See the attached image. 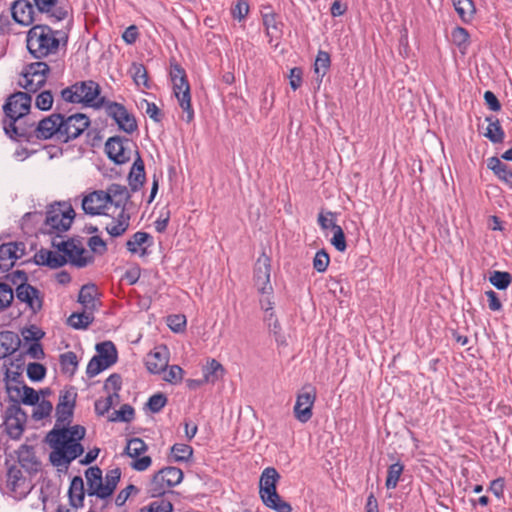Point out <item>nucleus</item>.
<instances>
[{
  "label": "nucleus",
  "mask_w": 512,
  "mask_h": 512,
  "mask_svg": "<svg viewBox=\"0 0 512 512\" xmlns=\"http://www.w3.org/2000/svg\"><path fill=\"white\" fill-rule=\"evenodd\" d=\"M90 125V119L83 113L65 115L53 113L41 121L35 129V136L38 139H51L68 143L78 138Z\"/></svg>",
  "instance_id": "f257e3e1"
},
{
  "label": "nucleus",
  "mask_w": 512,
  "mask_h": 512,
  "mask_svg": "<svg viewBox=\"0 0 512 512\" xmlns=\"http://www.w3.org/2000/svg\"><path fill=\"white\" fill-rule=\"evenodd\" d=\"M30 93L16 92L12 94L3 106L5 116L8 118L4 120L5 133L12 139L19 140L27 136L25 128L21 127L22 118L28 114L31 107Z\"/></svg>",
  "instance_id": "f03ea898"
},
{
  "label": "nucleus",
  "mask_w": 512,
  "mask_h": 512,
  "mask_svg": "<svg viewBox=\"0 0 512 512\" xmlns=\"http://www.w3.org/2000/svg\"><path fill=\"white\" fill-rule=\"evenodd\" d=\"M60 35L59 30H53L46 24L34 25L27 33V49L37 59L55 55L60 47Z\"/></svg>",
  "instance_id": "7ed1b4c3"
},
{
  "label": "nucleus",
  "mask_w": 512,
  "mask_h": 512,
  "mask_svg": "<svg viewBox=\"0 0 512 512\" xmlns=\"http://www.w3.org/2000/svg\"><path fill=\"white\" fill-rule=\"evenodd\" d=\"M280 474L274 467L263 470L259 480V494L263 504L276 512H292V506L277 492Z\"/></svg>",
  "instance_id": "20e7f679"
},
{
  "label": "nucleus",
  "mask_w": 512,
  "mask_h": 512,
  "mask_svg": "<svg viewBox=\"0 0 512 512\" xmlns=\"http://www.w3.org/2000/svg\"><path fill=\"white\" fill-rule=\"evenodd\" d=\"M75 217V211L68 202L50 204L46 210V218L42 227L44 233L61 237L68 231Z\"/></svg>",
  "instance_id": "39448f33"
},
{
  "label": "nucleus",
  "mask_w": 512,
  "mask_h": 512,
  "mask_svg": "<svg viewBox=\"0 0 512 512\" xmlns=\"http://www.w3.org/2000/svg\"><path fill=\"white\" fill-rule=\"evenodd\" d=\"M99 95L100 86L92 80L76 82L61 91V97L64 101L81 103L94 108H101L105 104V98Z\"/></svg>",
  "instance_id": "423d86ee"
},
{
  "label": "nucleus",
  "mask_w": 512,
  "mask_h": 512,
  "mask_svg": "<svg viewBox=\"0 0 512 512\" xmlns=\"http://www.w3.org/2000/svg\"><path fill=\"white\" fill-rule=\"evenodd\" d=\"M170 77L174 95L178 100L179 106L186 113V122L189 123L194 118V111L191 105L190 85L186 72L178 63H172Z\"/></svg>",
  "instance_id": "0eeeda50"
},
{
  "label": "nucleus",
  "mask_w": 512,
  "mask_h": 512,
  "mask_svg": "<svg viewBox=\"0 0 512 512\" xmlns=\"http://www.w3.org/2000/svg\"><path fill=\"white\" fill-rule=\"evenodd\" d=\"M183 480V472L180 468L167 466L156 472L147 485V494L158 498L163 496L172 487Z\"/></svg>",
  "instance_id": "6e6552de"
},
{
  "label": "nucleus",
  "mask_w": 512,
  "mask_h": 512,
  "mask_svg": "<svg viewBox=\"0 0 512 512\" xmlns=\"http://www.w3.org/2000/svg\"><path fill=\"white\" fill-rule=\"evenodd\" d=\"M52 246L64 253L67 262L75 267L83 268L94 261L93 255L85 249L81 239L78 237H72L66 241L54 239Z\"/></svg>",
  "instance_id": "1a4fd4ad"
},
{
  "label": "nucleus",
  "mask_w": 512,
  "mask_h": 512,
  "mask_svg": "<svg viewBox=\"0 0 512 512\" xmlns=\"http://www.w3.org/2000/svg\"><path fill=\"white\" fill-rule=\"evenodd\" d=\"M49 72L50 67L47 63L41 61L31 63L26 67L19 85L28 93H35L46 83Z\"/></svg>",
  "instance_id": "9d476101"
},
{
  "label": "nucleus",
  "mask_w": 512,
  "mask_h": 512,
  "mask_svg": "<svg viewBox=\"0 0 512 512\" xmlns=\"http://www.w3.org/2000/svg\"><path fill=\"white\" fill-rule=\"evenodd\" d=\"M53 451L49 455V460L54 466L67 467L73 460L84 453V447L80 442H64L56 445L53 441H47Z\"/></svg>",
  "instance_id": "9b49d317"
},
{
  "label": "nucleus",
  "mask_w": 512,
  "mask_h": 512,
  "mask_svg": "<svg viewBox=\"0 0 512 512\" xmlns=\"http://www.w3.org/2000/svg\"><path fill=\"white\" fill-rule=\"evenodd\" d=\"M316 400V390L311 385L304 386L301 392L297 395L294 405V416L301 422H308L313 415L312 409Z\"/></svg>",
  "instance_id": "f8f14e48"
},
{
  "label": "nucleus",
  "mask_w": 512,
  "mask_h": 512,
  "mask_svg": "<svg viewBox=\"0 0 512 512\" xmlns=\"http://www.w3.org/2000/svg\"><path fill=\"white\" fill-rule=\"evenodd\" d=\"M106 113L118 125L119 129L132 134L138 128L135 117L120 103L108 102L106 104Z\"/></svg>",
  "instance_id": "ddd939ff"
},
{
  "label": "nucleus",
  "mask_w": 512,
  "mask_h": 512,
  "mask_svg": "<svg viewBox=\"0 0 512 512\" xmlns=\"http://www.w3.org/2000/svg\"><path fill=\"white\" fill-rule=\"evenodd\" d=\"M130 142L120 136L110 137L105 143V152L116 164H125L131 159Z\"/></svg>",
  "instance_id": "4468645a"
},
{
  "label": "nucleus",
  "mask_w": 512,
  "mask_h": 512,
  "mask_svg": "<svg viewBox=\"0 0 512 512\" xmlns=\"http://www.w3.org/2000/svg\"><path fill=\"white\" fill-rule=\"evenodd\" d=\"M86 429L82 425H74L69 428L54 427L46 437L47 441H53L56 445L64 442H80L85 437Z\"/></svg>",
  "instance_id": "2eb2a0df"
},
{
  "label": "nucleus",
  "mask_w": 512,
  "mask_h": 512,
  "mask_svg": "<svg viewBox=\"0 0 512 512\" xmlns=\"http://www.w3.org/2000/svg\"><path fill=\"white\" fill-rule=\"evenodd\" d=\"M25 254V244L23 242H9L0 246V271L9 270L17 259Z\"/></svg>",
  "instance_id": "dca6fc26"
},
{
  "label": "nucleus",
  "mask_w": 512,
  "mask_h": 512,
  "mask_svg": "<svg viewBox=\"0 0 512 512\" xmlns=\"http://www.w3.org/2000/svg\"><path fill=\"white\" fill-rule=\"evenodd\" d=\"M169 351L165 345L155 347L146 357L145 365L150 373L160 374L168 367Z\"/></svg>",
  "instance_id": "f3484780"
},
{
  "label": "nucleus",
  "mask_w": 512,
  "mask_h": 512,
  "mask_svg": "<svg viewBox=\"0 0 512 512\" xmlns=\"http://www.w3.org/2000/svg\"><path fill=\"white\" fill-rule=\"evenodd\" d=\"M108 196L104 190H96L86 195L82 200V208L86 214L100 215L108 206Z\"/></svg>",
  "instance_id": "a211bd4d"
},
{
  "label": "nucleus",
  "mask_w": 512,
  "mask_h": 512,
  "mask_svg": "<svg viewBox=\"0 0 512 512\" xmlns=\"http://www.w3.org/2000/svg\"><path fill=\"white\" fill-rule=\"evenodd\" d=\"M13 20L22 25L30 26L36 21L34 6L28 0H16L11 5Z\"/></svg>",
  "instance_id": "6ab92c4d"
},
{
  "label": "nucleus",
  "mask_w": 512,
  "mask_h": 512,
  "mask_svg": "<svg viewBox=\"0 0 512 512\" xmlns=\"http://www.w3.org/2000/svg\"><path fill=\"white\" fill-rule=\"evenodd\" d=\"M34 4L41 14H46L51 22L57 23L64 20L68 11L65 7L58 6V0H33Z\"/></svg>",
  "instance_id": "aec40b11"
},
{
  "label": "nucleus",
  "mask_w": 512,
  "mask_h": 512,
  "mask_svg": "<svg viewBox=\"0 0 512 512\" xmlns=\"http://www.w3.org/2000/svg\"><path fill=\"white\" fill-rule=\"evenodd\" d=\"M17 458L21 468L29 474H36L40 471L41 462L37 459L32 446L21 445L17 451Z\"/></svg>",
  "instance_id": "412c9836"
},
{
  "label": "nucleus",
  "mask_w": 512,
  "mask_h": 512,
  "mask_svg": "<svg viewBox=\"0 0 512 512\" xmlns=\"http://www.w3.org/2000/svg\"><path fill=\"white\" fill-rule=\"evenodd\" d=\"M102 470L98 466H92L86 469L85 478L87 481V494L104 499Z\"/></svg>",
  "instance_id": "4be33fe9"
},
{
  "label": "nucleus",
  "mask_w": 512,
  "mask_h": 512,
  "mask_svg": "<svg viewBox=\"0 0 512 512\" xmlns=\"http://www.w3.org/2000/svg\"><path fill=\"white\" fill-rule=\"evenodd\" d=\"M106 196H108V203L116 208L126 212L127 202L131 195L126 186L112 183L106 189Z\"/></svg>",
  "instance_id": "5701e85b"
},
{
  "label": "nucleus",
  "mask_w": 512,
  "mask_h": 512,
  "mask_svg": "<svg viewBox=\"0 0 512 512\" xmlns=\"http://www.w3.org/2000/svg\"><path fill=\"white\" fill-rule=\"evenodd\" d=\"M35 263L37 265L48 266L50 268L56 269L67 263V258L64 256V253L57 251H50L41 249L34 256Z\"/></svg>",
  "instance_id": "b1692460"
},
{
  "label": "nucleus",
  "mask_w": 512,
  "mask_h": 512,
  "mask_svg": "<svg viewBox=\"0 0 512 512\" xmlns=\"http://www.w3.org/2000/svg\"><path fill=\"white\" fill-rule=\"evenodd\" d=\"M21 345V340L16 332L5 330L0 332V359H4L15 353Z\"/></svg>",
  "instance_id": "393cba45"
},
{
  "label": "nucleus",
  "mask_w": 512,
  "mask_h": 512,
  "mask_svg": "<svg viewBox=\"0 0 512 512\" xmlns=\"http://www.w3.org/2000/svg\"><path fill=\"white\" fill-rule=\"evenodd\" d=\"M270 258L262 254L255 264L254 281L258 288H265L270 284Z\"/></svg>",
  "instance_id": "a878e982"
},
{
  "label": "nucleus",
  "mask_w": 512,
  "mask_h": 512,
  "mask_svg": "<svg viewBox=\"0 0 512 512\" xmlns=\"http://www.w3.org/2000/svg\"><path fill=\"white\" fill-rule=\"evenodd\" d=\"M69 503L72 508L82 507L85 498L84 481L81 476H74L68 489Z\"/></svg>",
  "instance_id": "bb28decb"
},
{
  "label": "nucleus",
  "mask_w": 512,
  "mask_h": 512,
  "mask_svg": "<svg viewBox=\"0 0 512 512\" xmlns=\"http://www.w3.org/2000/svg\"><path fill=\"white\" fill-rule=\"evenodd\" d=\"M14 292L17 299L25 303L34 314L42 309L43 296L40 295V290H14Z\"/></svg>",
  "instance_id": "cd10ccee"
},
{
  "label": "nucleus",
  "mask_w": 512,
  "mask_h": 512,
  "mask_svg": "<svg viewBox=\"0 0 512 512\" xmlns=\"http://www.w3.org/2000/svg\"><path fill=\"white\" fill-rule=\"evenodd\" d=\"M14 292L17 299L25 303L34 314L42 309L43 296L40 295V290H14Z\"/></svg>",
  "instance_id": "c85d7f7f"
},
{
  "label": "nucleus",
  "mask_w": 512,
  "mask_h": 512,
  "mask_svg": "<svg viewBox=\"0 0 512 512\" xmlns=\"http://www.w3.org/2000/svg\"><path fill=\"white\" fill-rule=\"evenodd\" d=\"M96 352L95 355L100 361H102L105 366H112L118 360V353L115 344L112 341H104L96 344Z\"/></svg>",
  "instance_id": "c756f323"
},
{
  "label": "nucleus",
  "mask_w": 512,
  "mask_h": 512,
  "mask_svg": "<svg viewBox=\"0 0 512 512\" xmlns=\"http://www.w3.org/2000/svg\"><path fill=\"white\" fill-rule=\"evenodd\" d=\"M137 155V159L134 161L128 175V182L132 191H137L145 182L144 162L138 153Z\"/></svg>",
  "instance_id": "7c9ffc66"
},
{
  "label": "nucleus",
  "mask_w": 512,
  "mask_h": 512,
  "mask_svg": "<svg viewBox=\"0 0 512 512\" xmlns=\"http://www.w3.org/2000/svg\"><path fill=\"white\" fill-rule=\"evenodd\" d=\"M130 225V215L123 210L105 227L107 233L112 237H119L123 235Z\"/></svg>",
  "instance_id": "2f4dec72"
},
{
  "label": "nucleus",
  "mask_w": 512,
  "mask_h": 512,
  "mask_svg": "<svg viewBox=\"0 0 512 512\" xmlns=\"http://www.w3.org/2000/svg\"><path fill=\"white\" fill-rule=\"evenodd\" d=\"M487 167L503 182L512 186V170L498 157H490L487 160Z\"/></svg>",
  "instance_id": "473e14b6"
},
{
  "label": "nucleus",
  "mask_w": 512,
  "mask_h": 512,
  "mask_svg": "<svg viewBox=\"0 0 512 512\" xmlns=\"http://www.w3.org/2000/svg\"><path fill=\"white\" fill-rule=\"evenodd\" d=\"M79 290V294L77 297V302L82 305L85 311L94 312L101 305L100 302V294L97 293V290Z\"/></svg>",
  "instance_id": "72a5a7b5"
},
{
  "label": "nucleus",
  "mask_w": 512,
  "mask_h": 512,
  "mask_svg": "<svg viewBox=\"0 0 512 512\" xmlns=\"http://www.w3.org/2000/svg\"><path fill=\"white\" fill-rule=\"evenodd\" d=\"M93 321V313L83 309V312L72 313L67 319V324L74 329L81 330L87 329Z\"/></svg>",
  "instance_id": "f704fd0d"
},
{
  "label": "nucleus",
  "mask_w": 512,
  "mask_h": 512,
  "mask_svg": "<svg viewBox=\"0 0 512 512\" xmlns=\"http://www.w3.org/2000/svg\"><path fill=\"white\" fill-rule=\"evenodd\" d=\"M486 120L489 122L486 132L484 133L492 143H501L504 140V131L500 125L498 119L494 117H487Z\"/></svg>",
  "instance_id": "c9c22d12"
},
{
  "label": "nucleus",
  "mask_w": 512,
  "mask_h": 512,
  "mask_svg": "<svg viewBox=\"0 0 512 512\" xmlns=\"http://www.w3.org/2000/svg\"><path fill=\"white\" fill-rule=\"evenodd\" d=\"M121 478V469L120 468H114L109 470L105 475V484L103 483V489H104V499L110 497L116 487L118 482Z\"/></svg>",
  "instance_id": "e433bc0d"
},
{
  "label": "nucleus",
  "mask_w": 512,
  "mask_h": 512,
  "mask_svg": "<svg viewBox=\"0 0 512 512\" xmlns=\"http://www.w3.org/2000/svg\"><path fill=\"white\" fill-rule=\"evenodd\" d=\"M453 5L462 21L469 22L473 18L475 6L472 0H453Z\"/></svg>",
  "instance_id": "4c0bfd02"
},
{
  "label": "nucleus",
  "mask_w": 512,
  "mask_h": 512,
  "mask_svg": "<svg viewBox=\"0 0 512 512\" xmlns=\"http://www.w3.org/2000/svg\"><path fill=\"white\" fill-rule=\"evenodd\" d=\"M59 363L64 374L74 375L78 367V359L74 352L68 351L60 355Z\"/></svg>",
  "instance_id": "58836bf2"
},
{
  "label": "nucleus",
  "mask_w": 512,
  "mask_h": 512,
  "mask_svg": "<svg viewBox=\"0 0 512 512\" xmlns=\"http://www.w3.org/2000/svg\"><path fill=\"white\" fill-rule=\"evenodd\" d=\"M147 450L148 445L141 438L135 437L128 440L124 453L131 458H137Z\"/></svg>",
  "instance_id": "ea45409f"
},
{
  "label": "nucleus",
  "mask_w": 512,
  "mask_h": 512,
  "mask_svg": "<svg viewBox=\"0 0 512 512\" xmlns=\"http://www.w3.org/2000/svg\"><path fill=\"white\" fill-rule=\"evenodd\" d=\"M403 470L404 465L400 461H397L388 467L387 478L385 482V486L387 489H394L397 487Z\"/></svg>",
  "instance_id": "a19ab883"
},
{
  "label": "nucleus",
  "mask_w": 512,
  "mask_h": 512,
  "mask_svg": "<svg viewBox=\"0 0 512 512\" xmlns=\"http://www.w3.org/2000/svg\"><path fill=\"white\" fill-rule=\"evenodd\" d=\"M223 374V366L215 359H212L203 370V376L208 383H215Z\"/></svg>",
  "instance_id": "79ce46f5"
},
{
  "label": "nucleus",
  "mask_w": 512,
  "mask_h": 512,
  "mask_svg": "<svg viewBox=\"0 0 512 512\" xmlns=\"http://www.w3.org/2000/svg\"><path fill=\"white\" fill-rule=\"evenodd\" d=\"M25 422L26 418L23 417L5 420L6 430L10 438L17 440L22 436Z\"/></svg>",
  "instance_id": "37998d69"
},
{
  "label": "nucleus",
  "mask_w": 512,
  "mask_h": 512,
  "mask_svg": "<svg viewBox=\"0 0 512 512\" xmlns=\"http://www.w3.org/2000/svg\"><path fill=\"white\" fill-rule=\"evenodd\" d=\"M451 39L460 51L464 53L469 45L468 31L463 27H456L452 30Z\"/></svg>",
  "instance_id": "c03bdc74"
},
{
  "label": "nucleus",
  "mask_w": 512,
  "mask_h": 512,
  "mask_svg": "<svg viewBox=\"0 0 512 512\" xmlns=\"http://www.w3.org/2000/svg\"><path fill=\"white\" fill-rule=\"evenodd\" d=\"M131 74L137 86L143 85L145 88H150L148 83V73L142 63H133L131 67Z\"/></svg>",
  "instance_id": "a18cd8bd"
},
{
  "label": "nucleus",
  "mask_w": 512,
  "mask_h": 512,
  "mask_svg": "<svg viewBox=\"0 0 512 512\" xmlns=\"http://www.w3.org/2000/svg\"><path fill=\"white\" fill-rule=\"evenodd\" d=\"M174 460L176 462L188 461L193 455V449L188 444L176 443L171 447Z\"/></svg>",
  "instance_id": "49530a36"
},
{
  "label": "nucleus",
  "mask_w": 512,
  "mask_h": 512,
  "mask_svg": "<svg viewBox=\"0 0 512 512\" xmlns=\"http://www.w3.org/2000/svg\"><path fill=\"white\" fill-rule=\"evenodd\" d=\"M135 417V410L129 404H124L120 407L119 410L114 411L112 416L110 417V421L112 422H131Z\"/></svg>",
  "instance_id": "de8ad7c7"
},
{
  "label": "nucleus",
  "mask_w": 512,
  "mask_h": 512,
  "mask_svg": "<svg viewBox=\"0 0 512 512\" xmlns=\"http://www.w3.org/2000/svg\"><path fill=\"white\" fill-rule=\"evenodd\" d=\"M10 286L13 285L15 288H34L28 284L27 274L22 270H15L6 276Z\"/></svg>",
  "instance_id": "09e8293b"
},
{
  "label": "nucleus",
  "mask_w": 512,
  "mask_h": 512,
  "mask_svg": "<svg viewBox=\"0 0 512 512\" xmlns=\"http://www.w3.org/2000/svg\"><path fill=\"white\" fill-rule=\"evenodd\" d=\"M152 237L146 233L138 231L134 233L131 238L126 242V247L129 252L136 253L138 252V248L150 240Z\"/></svg>",
  "instance_id": "8fccbe9b"
},
{
  "label": "nucleus",
  "mask_w": 512,
  "mask_h": 512,
  "mask_svg": "<svg viewBox=\"0 0 512 512\" xmlns=\"http://www.w3.org/2000/svg\"><path fill=\"white\" fill-rule=\"evenodd\" d=\"M173 505L170 501L159 498L149 505L144 506L140 509V512H172Z\"/></svg>",
  "instance_id": "3c124183"
},
{
  "label": "nucleus",
  "mask_w": 512,
  "mask_h": 512,
  "mask_svg": "<svg viewBox=\"0 0 512 512\" xmlns=\"http://www.w3.org/2000/svg\"><path fill=\"white\" fill-rule=\"evenodd\" d=\"M512 281V276L508 272L493 271L490 273L489 282L495 288H507Z\"/></svg>",
  "instance_id": "603ef678"
},
{
  "label": "nucleus",
  "mask_w": 512,
  "mask_h": 512,
  "mask_svg": "<svg viewBox=\"0 0 512 512\" xmlns=\"http://www.w3.org/2000/svg\"><path fill=\"white\" fill-rule=\"evenodd\" d=\"M330 224L332 230L334 231V235L331 239V244L335 247L336 250L344 252L347 248V245L343 229L335 222H331Z\"/></svg>",
  "instance_id": "864d4df0"
},
{
  "label": "nucleus",
  "mask_w": 512,
  "mask_h": 512,
  "mask_svg": "<svg viewBox=\"0 0 512 512\" xmlns=\"http://www.w3.org/2000/svg\"><path fill=\"white\" fill-rule=\"evenodd\" d=\"M74 413V408L71 407H59V405H56V425L55 427L58 428L60 426H66L70 425L72 422Z\"/></svg>",
  "instance_id": "5fc2aeb1"
},
{
  "label": "nucleus",
  "mask_w": 512,
  "mask_h": 512,
  "mask_svg": "<svg viewBox=\"0 0 512 512\" xmlns=\"http://www.w3.org/2000/svg\"><path fill=\"white\" fill-rule=\"evenodd\" d=\"M330 62V55L327 52L320 50L314 64L315 73L322 78L326 74L330 66Z\"/></svg>",
  "instance_id": "6e6d98bb"
},
{
  "label": "nucleus",
  "mask_w": 512,
  "mask_h": 512,
  "mask_svg": "<svg viewBox=\"0 0 512 512\" xmlns=\"http://www.w3.org/2000/svg\"><path fill=\"white\" fill-rule=\"evenodd\" d=\"M46 367L37 362L29 363L27 366V377L33 382L42 381L46 376Z\"/></svg>",
  "instance_id": "4d7b16f0"
},
{
  "label": "nucleus",
  "mask_w": 512,
  "mask_h": 512,
  "mask_svg": "<svg viewBox=\"0 0 512 512\" xmlns=\"http://www.w3.org/2000/svg\"><path fill=\"white\" fill-rule=\"evenodd\" d=\"M77 393L74 387H69L60 392L59 401L57 405L59 407H71L75 408Z\"/></svg>",
  "instance_id": "13d9d810"
},
{
  "label": "nucleus",
  "mask_w": 512,
  "mask_h": 512,
  "mask_svg": "<svg viewBox=\"0 0 512 512\" xmlns=\"http://www.w3.org/2000/svg\"><path fill=\"white\" fill-rule=\"evenodd\" d=\"M8 482L11 485L12 490H16L22 484L25 483V478L23 477L22 471L17 466L13 465L8 468L7 472Z\"/></svg>",
  "instance_id": "bf43d9fd"
},
{
  "label": "nucleus",
  "mask_w": 512,
  "mask_h": 512,
  "mask_svg": "<svg viewBox=\"0 0 512 512\" xmlns=\"http://www.w3.org/2000/svg\"><path fill=\"white\" fill-rule=\"evenodd\" d=\"M263 24L267 30V34L275 36L280 32V23L276 20V16L272 12L263 13Z\"/></svg>",
  "instance_id": "052dcab7"
},
{
  "label": "nucleus",
  "mask_w": 512,
  "mask_h": 512,
  "mask_svg": "<svg viewBox=\"0 0 512 512\" xmlns=\"http://www.w3.org/2000/svg\"><path fill=\"white\" fill-rule=\"evenodd\" d=\"M168 327L175 333H181L186 328V317L183 314H173L167 317Z\"/></svg>",
  "instance_id": "680f3d73"
},
{
  "label": "nucleus",
  "mask_w": 512,
  "mask_h": 512,
  "mask_svg": "<svg viewBox=\"0 0 512 512\" xmlns=\"http://www.w3.org/2000/svg\"><path fill=\"white\" fill-rule=\"evenodd\" d=\"M166 403L167 397L163 393H156L148 399L146 406L152 413H158L164 408Z\"/></svg>",
  "instance_id": "e2e57ef3"
},
{
  "label": "nucleus",
  "mask_w": 512,
  "mask_h": 512,
  "mask_svg": "<svg viewBox=\"0 0 512 512\" xmlns=\"http://www.w3.org/2000/svg\"><path fill=\"white\" fill-rule=\"evenodd\" d=\"M53 410V405L49 400L43 399L41 402L36 404V408L33 411V418L35 420H42L48 417Z\"/></svg>",
  "instance_id": "0e129e2a"
},
{
  "label": "nucleus",
  "mask_w": 512,
  "mask_h": 512,
  "mask_svg": "<svg viewBox=\"0 0 512 512\" xmlns=\"http://www.w3.org/2000/svg\"><path fill=\"white\" fill-rule=\"evenodd\" d=\"M22 390L21 403L24 405L35 406L39 402V393L35 389L23 384Z\"/></svg>",
  "instance_id": "69168bd1"
},
{
  "label": "nucleus",
  "mask_w": 512,
  "mask_h": 512,
  "mask_svg": "<svg viewBox=\"0 0 512 512\" xmlns=\"http://www.w3.org/2000/svg\"><path fill=\"white\" fill-rule=\"evenodd\" d=\"M22 336L26 342L34 341V343H38L45 336V332L37 326L31 325L22 330Z\"/></svg>",
  "instance_id": "338daca9"
},
{
  "label": "nucleus",
  "mask_w": 512,
  "mask_h": 512,
  "mask_svg": "<svg viewBox=\"0 0 512 512\" xmlns=\"http://www.w3.org/2000/svg\"><path fill=\"white\" fill-rule=\"evenodd\" d=\"M330 262L328 253L325 250H319L316 252L313 259V267L318 272H324Z\"/></svg>",
  "instance_id": "774afa93"
}]
</instances>
